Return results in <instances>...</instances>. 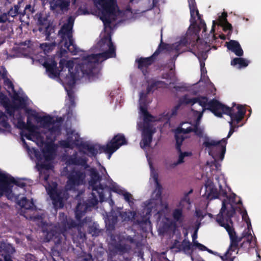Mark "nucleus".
<instances>
[{
	"mask_svg": "<svg viewBox=\"0 0 261 261\" xmlns=\"http://www.w3.org/2000/svg\"><path fill=\"white\" fill-rule=\"evenodd\" d=\"M98 164L99 165L98 170H99L100 172L101 173V177L103 176L105 178H106V177L107 176H108V175L107 174V171H106L105 168L103 167V166H101V165L99 164V163H98Z\"/></svg>",
	"mask_w": 261,
	"mask_h": 261,
	"instance_id": "2f4dec72",
	"label": "nucleus"
},
{
	"mask_svg": "<svg viewBox=\"0 0 261 261\" xmlns=\"http://www.w3.org/2000/svg\"><path fill=\"white\" fill-rule=\"evenodd\" d=\"M207 110H210L214 114L219 117H221L223 114L229 115L231 120L229 122L230 130L226 139L229 138L234 132V128L238 127L237 124L239 123L244 118L246 113L245 108L241 105H234L231 108L227 107L216 100H212L207 102Z\"/></svg>",
	"mask_w": 261,
	"mask_h": 261,
	"instance_id": "423d86ee",
	"label": "nucleus"
},
{
	"mask_svg": "<svg viewBox=\"0 0 261 261\" xmlns=\"http://www.w3.org/2000/svg\"><path fill=\"white\" fill-rule=\"evenodd\" d=\"M0 75L1 76L3 79H4L8 77L7 70L5 68L3 67H1L0 68Z\"/></svg>",
	"mask_w": 261,
	"mask_h": 261,
	"instance_id": "473e14b6",
	"label": "nucleus"
},
{
	"mask_svg": "<svg viewBox=\"0 0 261 261\" xmlns=\"http://www.w3.org/2000/svg\"><path fill=\"white\" fill-rule=\"evenodd\" d=\"M227 14L225 12L219 16V21L221 25H223L225 29L230 30L231 29V25L229 23L226 19Z\"/></svg>",
	"mask_w": 261,
	"mask_h": 261,
	"instance_id": "bb28decb",
	"label": "nucleus"
},
{
	"mask_svg": "<svg viewBox=\"0 0 261 261\" xmlns=\"http://www.w3.org/2000/svg\"><path fill=\"white\" fill-rule=\"evenodd\" d=\"M226 45L228 49L234 53L236 55L238 56H242L243 55V50L238 41L230 40L228 42H226Z\"/></svg>",
	"mask_w": 261,
	"mask_h": 261,
	"instance_id": "aec40b11",
	"label": "nucleus"
},
{
	"mask_svg": "<svg viewBox=\"0 0 261 261\" xmlns=\"http://www.w3.org/2000/svg\"><path fill=\"white\" fill-rule=\"evenodd\" d=\"M83 261H93V260L91 255H88L84 258Z\"/></svg>",
	"mask_w": 261,
	"mask_h": 261,
	"instance_id": "e433bc0d",
	"label": "nucleus"
},
{
	"mask_svg": "<svg viewBox=\"0 0 261 261\" xmlns=\"http://www.w3.org/2000/svg\"><path fill=\"white\" fill-rule=\"evenodd\" d=\"M98 229L96 228V226H95V227H94V230L93 231V232H92V230H89V232L90 233H92L93 236L94 235H96L97 234V233H98Z\"/></svg>",
	"mask_w": 261,
	"mask_h": 261,
	"instance_id": "4c0bfd02",
	"label": "nucleus"
},
{
	"mask_svg": "<svg viewBox=\"0 0 261 261\" xmlns=\"http://www.w3.org/2000/svg\"><path fill=\"white\" fill-rule=\"evenodd\" d=\"M22 0H18V3H20L22 2Z\"/></svg>",
	"mask_w": 261,
	"mask_h": 261,
	"instance_id": "49530a36",
	"label": "nucleus"
},
{
	"mask_svg": "<svg viewBox=\"0 0 261 261\" xmlns=\"http://www.w3.org/2000/svg\"><path fill=\"white\" fill-rule=\"evenodd\" d=\"M200 64L201 68V79L198 83L191 86H188L184 84L181 87L175 86L174 88L176 90H181L180 89L184 90L189 91L192 94H197L200 93H203L206 90L211 91V93H214L216 91L214 85L211 83L206 76V70L204 67V63L200 60Z\"/></svg>",
	"mask_w": 261,
	"mask_h": 261,
	"instance_id": "1a4fd4ad",
	"label": "nucleus"
},
{
	"mask_svg": "<svg viewBox=\"0 0 261 261\" xmlns=\"http://www.w3.org/2000/svg\"><path fill=\"white\" fill-rule=\"evenodd\" d=\"M28 7H29V6H27L25 7V9H27Z\"/></svg>",
	"mask_w": 261,
	"mask_h": 261,
	"instance_id": "09e8293b",
	"label": "nucleus"
},
{
	"mask_svg": "<svg viewBox=\"0 0 261 261\" xmlns=\"http://www.w3.org/2000/svg\"><path fill=\"white\" fill-rule=\"evenodd\" d=\"M197 56L199 60H200L201 58L205 60L207 58L206 51H199Z\"/></svg>",
	"mask_w": 261,
	"mask_h": 261,
	"instance_id": "72a5a7b5",
	"label": "nucleus"
},
{
	"mask_svg": "<svg viewBox=\"0 0 261 261\" xmlns=\"http://www.w3.org/2000/svg\"><path fill=\"white\" fill-rule=\"evenodd\" d=\"M7 120V116L3 112L0 111V133L11 132V127Z\"/></svg>",
	"mask_w": 261,
	"mask_h": 261,
	"instance_id": "4be33fe9",
	"label": "nucleus"
},
{
	"mask_svg": "<svg viewBox=\"0 0 261 261\" xmlns=\"http://www.w3.org/2000/svg\"><path fill=\"white\" fill-rule=\"evenodd\" d=\"M188 232H186L185 234V237H186L188 235Z\"/></svg>",
	"mask_w": 261,
	"mask_h": 261,
	"instance_id": "a18cd8bd",
	"label": "nucleus"
},
{
	"mask_svg": "<svg viewBox=\"0 0 261 261\" xmlns=\"http://www.w3.org/2000/svg\"><path fill=\"white\" fill-rule=\"evenodd\" d=\"M13 22V20H11L10 17H8L7 13H3L0 14V29L2 30H5L7 28V22L11 23Z\"/></svg>",
	"mask_w": 261,
	"mask_h": 261,
	"instance_id": "393cba45",
	"label": "nucleus"
},
{
	"mask_svg": "<svg viewBox=\"0 0 261 261\" xmlns=\"http://www.w3.org/2000/svg\"><path fill=\"white\" fill-rule=\"evenodd\" d=\"M112 190L119 195L123 196L125 200L132 206L134 204V199L132 195L126 191L124 188L120 187L116 183L112 185Z\"/></svg>",
	"mask_w": 261,
	"mask_h": 261,
	"instance_id": "2eb2a0df",
	"label": "nucleus"
},
{
	"mask_svg": "<svg viewBox=\"0 0 261 261\" xmlns=\"http://www.w3.org/2000/svg\"><path fill=\"white\" fill-rule=\"evenodd\" d=\"M41 1L44 5L48 3L50 5V9L52 10L60 9L63 11L66 10L70 5H74L76 3V0H68V2L65 0Z\"/></svg>",
	"mask_w": 261,
	"mask_h": 261,
	"instance_id": "ddd939ff",
	"label": "nucleus"
},
{
	"mask_svg": "<svg viewBox=\"0 0 261 261\" xmlns=\"http://www.w3.org/2000/svg\"><path fill=\"white\" fill-rule=\"evenodd\" d=\"M256 254H257V257L258 258V259L260 260V256L259 255V254L258 253V252L257 251H256Z\"/></svg>",
	"mask_w": 261,
	"mask_h": 261,
	"instance_id": "37998d69",
	"label": "nucleus"
},
{
	"mask_svg": "<svg viewBox=\"0 0 261 261\" xmlns=\"http://www.w3.org/2000/svg\"><path fill=\"white\" fill-rule=\"evenodd\" d=\"M17 203L21 207L27 210H32L34 206V204L32 201L27 200L24 197L18 201Z\"/></svg>",
	"mask_w": 261,
	"mask_h": 261,
	"instance_id": "a878e982",
	"label": "nucleus"
},
{
	"mask_svg": "<svg viewBox=\"0 0 261 261\" xmlns=\"http://www.w3.org/2000/svg\"><path fill=\"white\" fill-rule=\"evenodd\" d=\"M74 19L70 16L66 19V22L63 25L59 32V36L61 38L59 46L62 51L68 50L73 55L76 54L79 49L74 43L72 38V28Z\"/></svg>",
	"mask_w": 261,
	"mask_h": 261,
	"instance_id": "6e6552de",
	"label": "nucleus"
},
{
	"mask_svg": "<svg viewBox=\"0 0 261 261\" xmlns=\"http://www.w3.org/2000/svg\"><path fill=\"white\" fill-rule=\"evenodd\" d=\"M200 224V222L198 221H196L195 224L194 231L193 234H192V242L193 244V246L197 248L199 250L207 251L209 253L213 254L214 252L212 250L208 249L204 245L198 243V241L196 240L197 238V232L199 229Z\"/></svg>",
	"mask_w": 261,
	"mask_h": 261,
	"instance_id": "6ab92c4d",
	"label": "nucleus"
},
{
	"mask_svg": "<svg viewBox=\"0 0 261 261\" xmlns=\"http://www.w3.org/2000/svg\"><path fill=\"white\" fill-rule=\"evenodd\" d=\"M189 7L191 14V25L189 28V31H195L196 33V27L199 29H203V31L206 30V26L204 22L201 19V16L196 7L195 0H188Z\"/></svg>",
	"mask_w": 261,
	"mask_h": 261,
	"instance_id": "9d476101",
	"label": "nucleus"
},
{
	"mask_svg": "<svg viewBox=\"0 0 261 261\" xmlns=\"http://www.w3.org/2000/svg\"><path fill=\"white\" fill-rule=\"evenodd\" d=\"M19 7L18 5H15L14 8H12L10 9V10L7 13L8 14V17L10 18H14L18 14V10Z\"/></svg>",
	"mask_w": 261,
	"mask_h": 261,
	"instance_id": "7c9ffc66",
	"label": "nucleus"
},
{
	"mask_svg": "<svg viewBox=\"0 0 261 261\" xmlns=\"http://www.w3.org/2000/svg\"><path fill=\"white\" fill-rule=\"evenodd\" d=\"M130 241L131 242H133V240H132V239H131V240H130Z\"/></svg>",
	"mask_w": 261,
	"mask_h": 261,
	"instance_id": "8fccbe9b",
	"label": "nucleus"
},
{
	"mask_svg": "<svg viewBox=\"0 0 261 261\" xmlns=\"http://www.w3.org/2000/svg\"><path fill=\"white\" fill-rule=\"evenodd\" d=\"M242 219L246 221L247 225V228L244 230L243 232L242 239L244 240L242 244L241 247L246 250L250 248H254L256 245V240L255 237L252 234L251 225L250 221L248 218L246 211L242 213Z\"/></svg>",
	"mask_w": 261,
	"mask_h": 261,
	"instance_id": "9b49d317",
	"label": "nucleus"
},
{
	"mask_svg": "<svg viewBox=\"0 0 261 261\" xmlns=\"http://www.w3.org/2000/svg\"><path fill=\"white\" fill-rule=\"evenodd\" d=\"M94 4L98 9L97 15L105 26L97 43L89 50L84 51L80 61L61 60L59 69L52 58L42 63L48 76L53 79L59 77L62 81L70 105H74L72 87L76 81L82 76L94 80L98 76V65L108 58L115 57L116 48L111 41V31L119 22L138 17L137 13H133L129 9L124 12L120 11L116 0H94Z\"/></svg>",
	"mask_w": 261,
	"mask_h": 261,
	"instance_id": "f03ea898",
	"label": "nucleus"
},
{
	"mask_svg": "<svg viewBox=\"0 0 261 261\" xmlns=\"http://www.w3.org/2000/svg\"><path fill=\"white\" fill-rule=\"evenodd\" d=\"M57 43L55 42L48 43H44L40 44V48L42 50H43L45 54L49 53L50 51L52 50L56 45Z\"/></svg>",
	"mask_w": 261,
	"mask_h": 261,
	"instance_id": "cd10ccee",
	"label": "nucleus"
},
{
	"mask_svg": "<svg viewBox=\"0 0 261 261\" xmlns=\"http://www.w3.org/2000/svg\"><path fill=\"white\" fill-rule=\"evenodd\" d=\"M195 247L192 245L189 241L187 239H185L179 245V247L177 250L175 249V246H173L172 248L174 251H183L184 253L187 254H191L193 251V247Z\"/></svg>",
	"mask_w": 261,
	"mask_h": 261,
	"instance_id": "412c9836",
	"label": "nucleus"
},
{
	"mask_svg": "<svg viewBox=\"0 0 261 261\" xmlns=\"http://www.w3.org/2000/svg\"><path fill=\"white\" fill-rule=\"evenodd\" d=\"M197 37V33L195 31L192 32L188 31L186 36L181 37L179 41L176 42L172 45L168 44L166 45L167 48L170 50V51L175 50L178 55L187 49V45L190 42L192 39H195Z\"/></svg>",
	"mask_w": 261,
	"mask_h": 261,
	"instance_id": "f8f14e48",
	"label": "nucleus"
},
{
	"mask_svg": "<svg viewBox=\"0 0 261 261\" xmlns=\"http://www.w3.org/2000/svg\"><path fill=\"white\" fill-rule=\"evenodd\" d=\"M160 48L161 46H160L158 49L155 51L153 56L150 57L141 58L136 60V62L138 63V68L142 70L144 75H146V69L147 67L150 65L153 62V57L159 54V51Z\"/></svg>",
	"mask_w": 261,
	"mask_h": 261,
	"instance_id": "dca6fc26",
	"label": "nucleus"
},
{
	"mask_svg": "<svg viewBox=\"0 0 261 261\" xmlns=\"http://www.w3.org/2000/svg\"><path fill=\"white\" fill-rule=\"evenodd\" d=\"M60 217H64V215L63 214H60Z\"/></svg>",
	"mask_w": 261,
	"mask_h": 261,
	"instance_id": "c03bdc74",
	"label": "nucleus"
},
{
	"mask_svg": "<svg viewBox=\"0 0 261 261\" xmlns=\"http://www.w3.org/2000/svg\"><path fill=\"white\" fill-rule=\"evenodd\" d=\"M2 42L0 43V44H2Z\"/></svg>",
	"mask_w": 261,
	"mask_h": 261,
	"instance_id": "3c124183",
	"label": "nucleus"
},
{
	"mask_svg": "<svg viewBox=\"0 0 261 261\" xmlns=\"http://www.w3.org/2000/svg\"><path fill=\"white\" fill-rule=\"evenodd\" d=\"M191 259L193 261V258L192 256H191Z\"/></svg>",
	"mask_w": 261,
	"mask_h": 261,
	"instance_id": "de8ad7c7",
	"label": "nucleus"
},
{
	"mask_svg": "<svg viewBox=\"0 0 261 261\" xmlns=\"http://www.w3.org/2000/svg\"><path fill=\"white\" fill-rule=\"evenodd\" d=\"M0 261H5L4 257L0 255Z\"/></svg>",
	"mask_w": 261,
	"mask_h": 261,
	"instance_id": "79ce46f5",
	"label": "nucleus"
},
{
	"mask_svg": "<svg viewBox=\"0 0 261 261\" xmlns=\"http://www.w3.org/2000/svg\"><path fill=\"white\" fill-rule=\"evenodd\" d=\"M167 84L162 81H156L151 80L147 81L146 90L141 91L139 93V116L143 123H138V129L142 130V139L140 142L141 148H145L150 144L152 134L154 133L155 128L152 123L161 121L167 124L170 118L176 114L178 110L182 104L191 105V111L188 116V121L181 123L180 127L176 129L175 137L179 148L180 145L186 137V134L194 132L195 134L201 139L203 147L208 154L212 157L213 161L207 162L205 167L206 172V178L204 185V193L202 196L211 200L215 198L226 197L222 201V206L219 214L216 218L218 224L225 228H233L230 218L234 213L237 205L239 208L241 201L239 197L233 193L229 194V188L225 185L219 186V190L215 188L212 181V176L214 174L215 170H219L221 165L218 163L222 161L226 152V142L225 139L216 140L207 136L203 129L199 127L203 113L207 110V98L206 97L190 98L188 96H183L179 103L171 111L165 112L158 118H154L149 114L147 110L146 97L148 94L152 93L154 90L167 87Z\"/></svg>",
	"mask_w": 261,
	"mask_h": 261,
	"instance_id": "f257e3e1",
	"label": "nucleus"
},
{
	"mask_svg": "<svg viewBox=\"0 0 261 261\" xmlns=\"http://www.w3.org/2000/svg\"><path fill=\"white\" fill-rule=\"evenodd\" d=\"M25 179H15L0 169V198L5 195L10 200H17L19 196L29 190Z\"/></svg>",
	"mask_w": 261,
	"mask_h": 261,
	"instance_id": "0eeeda50",
	"label": "nucleus"
},
{
	"mask_svg": "<svg viewBox=\"0 0 261 261\" xmlns=\"http://www.w3.org/2000/svg\"><path fill=\"white\" fill-rule=\"evenodd\" d=\"M216 24V21H215V20H214V21H213V28L212 29V30H211V32H212L214 31V26H215V25Z\"/></svg>",
	"mask_w": 261,
	"mask_h": 261,
	"instance_id": "a19ab883",
	"label": "nucleus"
},
{
	"mask_svg": "<svg viewBox=\"0 0 261 261\" xmlns=\"http://www.w3.org/2000/svg\"><path fill=\"white\" fill-rule=\"evenodd\" d=\"M67 139L59 142L63 148L77 147L79 152L67 156L65 160L66 167L64 168L62 174L67 176L68 180L66 186H83L88 181L89 186H102L100 184L101 178L95 169L88 168L86 155L93 156L102 152L108 154L110 159V141L106 145H91L84 142L80 138L78 133L71 128L66 130Z\"/></svg>",
	"mask_w": 261,
	"mask_h": 261,
	"instance_id": "7ed1b4c3",
	"label": "nucleus"
},
{
	"mask_svg": "<svg viewBox=\"0 0 261 261\" xmlns=\"http://www.w3.org/2000/svg\"><path fill=\"white\" fill-rule=\"evenodd\" d=\"M249 63V62L245 59L236 58L231 61V65L233 66H236L237 68L240 69L247 67Z\"/></svg>",
	"mask_w": 261,
	"mask_h": 261,
	"instance_id": "b1692460",
	"label": "nucleus"
},
{
	"mask_svg": "<svg viewBox=\"0 0 261 261\" xmlns=\"http://www.w3.org/2000/svg\"><path fill=\"white\" fill-rule=\"evenodd\" d=\"M78 13L80 15H86L88 14V12L87 10L80 8L78 10Z\"/></svg>",
	"mask_w": 261,
	"mask_h": 261,
	"instance_id": "f704fd0d",
	"label": "nucleus"
},
{
	"mask_svg": "<svg viewBox=\"0 0 261 261\" xmlns=\"http://www.w3.org/2000/svg\"><path fill=\"white\" fill-rule=\"evenodd\" d=\"M134 216L135 213L134 212H119V217H121V218L124 221L134 218Z\"/></svg>",
	"mask_w": 261,
	"mask_h": 261,
	"instance_id": "c85d7f7f",
	"label": "nucleus"
},
{
	"mask_svg": "<svg viewBox=\"0 0 261 261\" xmlns=\"http://www.w3.org/2000/svg\"><path fill=\"white\" fill-rule=\"evenodd\" d=\"M19 48L22 51V54L24 55V56L30 57L33 60V62L35 60L38 61L40 62H42V61H41V59H39L37 56L34 57L33 56L31 51V48L29 46H27L26 42L21 44Z\"/></svg>",
	"mask_w": 261,
	"mask_h": 261,
	"instance_id": "5701e85b",
	"label": "nucleus"
},
{
	"mask_svg": "<svg viewBox=\"0 0 261 261\" xmlns=\"http://www.w3.org/2000/svg\"><path fill=\"white\" fill-rule=\"evenodd\" d=\"M39 23V31L46 36V38L47 40L49 39V36L52 32H54V29L50 24L49 22L46 19L44 18L42 20V18L40 17L38 19Z\"/></svg>",
	"mask_w": 261,
	"mask_h": 261,
	"instance_id": "f3484780",
	"label": "nucleus"
},
{
	"mask_svg": "<svg viewBox=\"0 0 261 261\" xmlns=\"http://www.w3.org/2000/svg\"><path fill=\"white\" fill-rule=\"evenodd\" d=\"M118 216L115 215V216L113 215V213L112 212V215L108 216V218L106 219L105 222L106 225H112L113 226L115 223L117 222Z\"/></svg>",
	"mask_w": 261,
	"mask_h": 261,
	"instance_id": "c756f323",
	"label": "nucleus"
},
{
	"mask_svg": "<svg viewBox=\"0 0 261 261\" xmlns=\"http://www.w3.org/2000/svg\"><path fill=\"white\" fill-rule=\"evenodd\" d=\"M15 251L14 248L10 243L4 241L0 242V255L4 257L5 261H12L10 255Z\"/></svg>",
	"mask_w": 261,
	"mask_h": 261,
	"instance_id": "4468645a",
	"label": "nucleus"
},
{
	"mask_svg": "<svg viewBox=\"0 0 261 261\" xmlns=\"http://www.w3.org/2000/svg\"><path fill=\"white\" fill-rule=\"evenodd\" d=\"M170 79H173L174 77V73L173 71H171L170 72Z\"/></svg>",
	"mask_w": 261,
	"mask_h": 261,
	"instance_id": "ea45409f",
	"label": "nucleus"
},
{
	"mask_svg": "<svg viewBox=\"0 0 261 261\" xmlns=\"http://www.w3.org/2000/svg\"><path fill=\"white\" fill-rule=\"evenodd\" d=\"M196 215L198 218H203L205 214L201 213L200 210H196Z\"/></svg>",
	"mask_w": 261,
	"mask_h": 261,
	"instance_id": "c9c22d12",
	"label": "nucleus"
},
{
	"mask_svg": "<svg viewBox=\"0 0 261 261\" xmlns=\"http://www.w3.org/2000/svg\"><path fill=\"white\" fill-rule=\"evenodd\" d=\"M138 1H139V0H130V3H133L134 2H135V3H136V2H138ZM152 1H153V2H152V5H151V6H150V7H153V6L154 5L155 3H156V2H155V0H152Z\"/></svg>",
	"mask_w": 261,
	"mask_h": 261,
	"instance_id": "58836bf2",
	"label": "nucleus"
},
{
	"mask_svg": "<svg viewBox=\"0 0 261 261\" xmlns=\"http://www.w3.org/2000/svg\"><path fill=\"white\" fill-rule=\"evenodd\" d=\"M192 155L191 152L185 151L182 152L179 150L178 157L176 161L168 162L166 164V168L168 170H171L175 168L176 167L184 163L185 159L186 157L190 156Z\"/></svg>",
	"mask_w": 261,
	"mask_h": 261,
	"instance_id": "a211bd4d",
	"label": "nucleus"
},
{
	"mask_svg": "<svg viewBox=\"0 0 261 261\" xmlns=\"http://www.w3.org/2000/svg\"><path fill=\"white\" fill-rule=\"evenodd\" d=\"M147 161L150 169V181L153 182L155 189L152 193L151 198L144 203L143 219L145 223L150 224V216L153 215L158 219V230L159 233L173 232L176 227L182 224L185 216L182 209L186 204H190L189 194L192 192L190 190L188 193L181 198L177 207L173 209L172 212V219L166 217L169 212V207L167 201L161 197L162 187L158 181V174L153 169L152 165L146 155Z\"/></svg>",
	"mask_w": 261,
	"mask_h": 261,
	"instance_id": "20e7f679",
	"label": "nucleus"
},
{
	"mask_svg": "<svg viewBox=\"0 0 261 261\" xmlns=\"http://www.w3.org/2000/svg\"><path fill=\"white\" fill-rule=\"evenodd\" d=\"M36 223L41 227L44 237V241L49 242L53 240L56 244L61 242L63 237L66 238L68 230L75 227L76 225L72 220L64 221L58 226L48 224L44 222L42 216H35L30 217Z\"/></svg>",
	"mask_w": 261,
	"mask_h": 261,
	"instance_id": "39448f33",
	"label": "nucleus"
}]
</instances>
